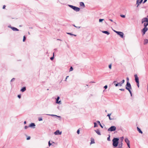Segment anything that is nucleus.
Instances as JSON below:
<instances>
[{"instance_id": "f257e3e1", "label": "nucleus", "mask_w": 148, "mask_h": 148, "mask_svg": "<svg viewBox=\"0 0 148 148\" xmlns=\"http://www.w3.org/2000/svg\"><path fill=\"white\" fill-rule=\"evenodd\" d=\"M119 138H114L112 139V141L113 142V146L115 147H117L119 143Z\"/></svg>"}, {"instance_id": "f03ea898", "label": "nucleus", "mask_w": 148, "mask_h": 148, "mask_svg": "<svg viewBox=\"0 0 148 148\" xmlns=\"http://www.w3.org/2000/svg\"><path fill=\"white\" fill-rule=\"evenodd\" d=\"M68 5L76 12H79L80 10V8L78 7L70 5Z\"/></svg>"}, {"instance_id": "7ed1b4c3", "label": "nucleus", "mask_w": 148, "mask_h": 148, "mask_svg": "<svg viewBox=\"0 0 148 148\" xmlns=\"http://www.w3.org/2000/svg\"><path fill=\"white\" fill-rule=\"evenodd\" d=\"M125 88L128 91L130 90H131V89H132V87L130 82H127Z\"/></svg>"}, {"instance_id": "20e7f679", "label": "nucleus", "mask_w": 148, "mask_h": 148, "mask_svg": "<svg viewBox=\"0 0 148 148\" xmlns=\"http://www.w3.org/2000/svg\"><path fill=\"white\" fill-rule=\"evenodd\" d=\"M116 127L115 126H112L110 127L109 128L108 130V131H115L116 130Z\"/></svg>"}, {"instance_id": "39448f33", "label": "nucleus", "mask_w": 148, "mask_h": 148, "mask_svg": "<svg viewBox=\"0 0 148 148\" xmlns=\"http://www.w3.org/2000/svg\"><path fill=\"white\" fill-rule=\"evenodd\" d=\"M147 18L148 17H145L143 18L141 21L142 23H143L145 22L148 23V18Z\"/></svg>"}, {"instance_id": "423d86ee", "label": "nucleus", "mask_w": 148, "mask_h": 148, "mask_svg": "<svg viewBox=\"0 0 148 148\" xmlns=\"http://www.w3.org/2000/svg\"><path fill=\"white\" fill-rule=\"evenodd\" d=\"M148 29L147 27H144L142 29V32L143 33V35H144L146 32L148 30Z\"/></svg>"}, {"instance_id": "0eeeda50", "label": "nucleus", "mask_w": 148, "mask_h": 148, "mask_svg": "<svg viewBox=\"0 0 148 148\" xmlns=\"http://www.w3.org/2000/svg\"><path fill=\"white\" fill-rule=\"evenodd\" d=\"M116 34L119 35L121 38L123 37L124 34L123 32H117Z\"/></svg>"}, {"instance_id": "6e6552de", "label": "nucleus", "mask_w": 148, "mask_h": 148, "mask_svg": "<svg viewBox=\"0 0 148 148\" xmlns=\"http://www.w3.org/2000/svg\"><path fill=\"white\" fill-rule=\"evenodd\" d=\"M8 27L10 28L13 31H19V29H18L17 28L15 27H11L10 25Z\"/></svg>"}, {"instance_id": "1a4fd4ad", "label": "nucleus", "mask_w": 148, "mask_h": 148, "mask_svg": "<svg viewBox=\"0 0 148 148\" xmlns=\"http://www.w3.org/2000/svg\"><path fill=\"white\" fill-rule=\"evenodd\" d=\"M62 132H60L59 130H58L54 132V134L55 135H61L62 134Z\"/></svg>"}, {"instance_id": "9d476101", "label": "nucleus", "mask_w": 148, "mask_h": 148, "mask_svg": "<svg viewBox=\"0 0 148 148\" xmlns=\"http://www.w3.org/2000/svg\"><path fill=\"white\" fill-rule=\"evenodd\" d=\"M60 97L59 96H58L56 99V103H58L59 104H61V101H59V99H60Z\"/></svg>"}, {"instance_id": "9b49d317", "label": "nucleus", "mask_w": 148, "mask_h": 148, "mask_svg": "<svg viewBox=\"0 0 148 148\" xmlns=\"http://www.w3.org/2000/svg\"><path fill=\"white\" fill-rule=\"evenodd\" d=\"M36 125L34 123H31L29 125V127L32 128H35Z\"/></svg>"}, {"instance_id": "f8f14e48", "label": "nucleus", "mask_w": 148, "mask_h": 148, "mask_svg": "<svg viewBox=\"0 0 148 148\" xmlns=\"http://www.w3.org/2000/svg\"><path fill=\"white\" fill-rule=\"evenodd\" d=\"M134 76L135 79V81L136 82H139V78L138 77L137 75L136 74H135L134 75Z\"/></svg>"}, {"instance_id": "ddd939ff", "label": "nucleus", "mask_w": 148, "mask_h": 148, "mask_svg": "<svg viewBox=\"0 0 148 148\" xmlns=\"http://www.w3.org/2000/svg\"><path fill=\"white\" fill-rule=\"evenodd\" d=\"M115 82H117L116 81H114L113 82V83H114V85H115L116 86H122L121 85V84H120V82L117 83H115Z\"/></svg>"}, {"instance_id": "4468645a", "label": "nucleus", "mask_w": 148, "mask_h": 148, "mask_svg": "<svg viewBox=\"0 0 148 148\" xmlns=\"http://www.w3.org/2000/svg\"><path fill=\"white\" fill-rule=\"evenodd\" d=\"M143 1V0H137L136 1V4H138L137 5V7L139 5V4L140 3H141L142 1Z\"/></svg>"}, {"instance_id": "2eb2a0df", "label": "nucleus", "mask_w": 148, "mask_h": 148, "mask_svg": "<svg viewBox=\"0 0 148 148\" xmlns=\"http://www.w3.org/2000/svg\"><path fill=\"white\" fill-rule=\"evenodd\" d=\"M125 143H127V145H130V141L127 138H125Z\"/></svg>"}, {"instance_id": "dca6fc26", "label": "nucleus", "mask_w": 148, "mask_h": 148, "mask_svg": "<svg viewBox=\"0 0 148 148\" xmlns=\"http://www.w3.org/2000/svg\"><path fill=\"white\" fill-rule=\"evenodd\" d=\"M111 115V114H108L107 116H108L109 120H112L114 119L113 118H112L110 117Z\"/></svg>"}, {"instance_id": "f3484780", "label": "nucleus", "mask_w": 148, "mask_h": 148, "mask_svg": "<svg viewBox=\"0 0 148 148\" xmlns=\"http://www.w3.org/2000/svg\"><path fill=\"white\" fill-rule=\"evenodd\" d=\"M148 43V39H145L144 40V44L145 45Z\"/></svg>"}, {"instance_id": "a211bd4d", "label": "nucleus", "mask_w": 148, "mask_h": 148, "mask_svg": "<svg viewBox=\"0 0 148 148\" xmlns=\"http://www.w3.org/2000/svg\"><path fill=\"white\" fill-rule=\"evenodd\" d=\"M102 32L103 33L106 34L108 35L110 34V32L107 31H102Z\"/></svg>"}, {"instance_id": "6ab92c4d", "label": "nucleus", "mask_w": 148, "mask_h": 148, "mask_svg": "<svg viewBox=\"0 0 148 148\" xmlns=\"http://www.w3.org/2000/svg\"><path fill=\"white\" fill-rule=\"evenodd\" d=\"M26 90V88L25 87H23L21 90V91L22 92L25 91Z\"/></svg>"}, {"instance_id": "aec40b11", "label": "nucleus", "mask_w": 148, "mask_h": 148, "mask_svg": "<svg viewBox=\"0 0 148 148\" xmlns=\"http://www.w3.org/2000/svg\"><path fill=\"white\" fill-rule=\"evenodd\" d=\"M95 131L96 133L99 135H101V134L99 130L97 129L96 130H95Z\"/></svg>"}, {"instance_id": "412c9836", "label": "nucleus", "mask_w": 148, "mask_h": 148, "mask_svg": "<svg viewBox=\"0 0 148 148\" xmlns=\"http://www.w3.org/2000/svg\"><path fill=\"white\" fill-rule=\"evenodd\" d=\"M137 130L138 131L139 133H140L141 134H143V132L141 130L140 128H139L138 127H137Z\"/></svg>"}, {"instance_id": "4be33fe9", "label": "nucleus", "mask_w": 148, "mask_h": 148, "mask_svg": "<svg viewBox=\"0 0 148 148\" xmlns=\"http://www.w3.org/2000/svg\"><path fill=\"white\" fill-rule=\"evenodd\" d=\"M80 5L81 6H83L84 8L85 7V5L84 3L83 2H80Z\"/></svg>"}, {"instance_id": "5701e85b", "label": "nucleus", "mask_w": 148, "mask_h": 148, "mask_svg": "<svg viewBox=\"0 0 148 148\" xmlns=\"http://www.w3.org/2000/svg\"><path fill=\"white\" fill-rule=\"evenodd\" d=\"M47 115L51 116H56L57 117H59V118H61V116H58L54 114H47Z\"/></svg>"}, {"instance_id": "b1692460", "label": "nucleus", "mask_w": 148, "mask_h": 148, "mask_svg": "<svg viewBox=\"0 0 148 148\" xmlns=\"http://www.w3.org/2000/svg\"><path fill=\"white\" fill-rule=\"evenodd\" d=\"M97 122L102 128H103V127L102 125H101V123H100V122L99 121H97Z\"/></svg>"}, {"instance_id": "393cba45", "label": "nucleus", "mask_w": 148, "mask_h": 148, "mask_svg": "<svg viewBox=\"0 0 148 148\" xmlns=\"http://www.w3.org/2000/svg\"><path fill=\"white\" fill-rule=\"evenodd\" d=\"M95 143V142L94 139H92V138L91 140V142L90 143V144H92L94 143Z\"/></svg>"}, {"instance_id": "a878e982", "label": "nucleus", "mask_w": 148, "mask_h": 148, "mask_svg": "<svg viewBox=\"0 0 148 148\" xmlns=\"http://www.w3.org/2000/svg\"><path fill=\"white\" fill-rule=\"evenodd\" d=\"M66 33L68 34H69V35H71V36H76V35H75V34H72L71 33Z\"/></svg>"}, {"instance_id": "bb28decb", "label": "nucleus", "mask_w": 148, "mask_h": 148, "mask_svg": "<svg viewBox=\"0 0 148 148\" xmlns=\"http://www.w3.org/2000/svg\"><path fill=\"white\" fill-rule=\"evenodd\" d=\"M124 82H125V80L123 79L122 81H121V82H120V84H121V85L122 86V85L124 83Z\"/></svg>"}, {"instance_id": "cd10ccee", "label": "nucleus", "mask_w": 148, "mask_h": 148, "mask_svg": "<svg viewBox=\"0 0 148 148\" xmlns=\"http://www.w3.org/2000/svg\"><path fill=\"white\" fill-rule=\"evenodd\" d=\"M94 127H96L98 126L97 124V123L96 122L94 123Z\"/></svg>"}, {"instance_id": "c85d7f7f", "label": "nucleus", "mask_w": 148, "mask_h": 148, "mask_svg": "<svg viewBox=\"0 0 148 148\" xmlns=\"http://www.w3.org/2000/svg\"><path fill=\"white\" fill-rule=\"evenodd\" d=\"M147 23H144V27H147Z\"/></svg>"}, {"instance_id": "c756f323", "label": "nucleus", "mask_w": 148, "mask_h": 148, "mask_svg": "<svg viewBox=\"0 0 148 148\" xmlns=\"http://www.w3.org/2000/svg\"><path fill=\"white\" fill-rule=\"evenodd\" d=\"M26 39V37L25 36H24L23 37V41L25 42Z\"/></svg>"}, {"instance_id": "7c9ffc66", "label": "nucleus", "mask_w": 148, "mask_h": 148, "mask_svg": "<svg viewBox=\"0 0 148 148\" xmlns=\"http://www.w3.org/2000/svg\"><path fill=\"white\" fill-rule=\"evenodd\" d=\"M54 53H53V57H51V58H50V59L51 60H53V59L54 58Z\"/></svg>"}, {"instance_id": "2f4dec72", "label": "nucleus", "mask_w": 148, "mask_h": 148, "mask_svg": "<svg viewBox=\"0 0 148 148\" xmlns=\"http://www.w3.org/2000/svg\"><path fill=\"white\" fill-rule=\"evenodd\" d=\"M103 20H104V19H99V22H101Z\"/></svg>"}, {"instance_id": "473e14b6", "label": "nucleus", "mask_w": 148, "mask_h": 148, "mask_svg": "<svg viewBox=\"0 0 148 148\" xmlns=\"http://www.w3.org/2000/svg\"><path fill=\"white\" fill-rule=\"evenodd\" d=\"M73 69L72 66H71L69 69V71H72L73 70Z\"/></svg>"}, {"instance_id": "72a5a7b5", "label": "nucleus", "mask_w": 148, "mask_h": 148, "mask_svg": "<svg viewBox=\"0 0 148 148\" xmlns=\"http://www.w3.org/2000/svg\"><path fill=\"white\" fill-rule=\"evenodd\" d=\"M38 120L39 121H40L42 120V117H39L38 118Z\"/></svg>"}, {"instance_id": "f704fd0d", "label": "nucleus", "mask_w": 148, "mask_h": 148, "mask_svg": "<svg viewBox=\"0 0 148 148\" xmlns=\"http://www.w3.org/2000/svg\"><path fill=\"white\" fill-rule=\"evenodd\" d=\"M120 16L123 18H124L125 17V15L121 14L120 15Z\"/></svg>"}, {"instance_id": "c9c22d12", "label": "nucleus", "mask_w": 148, "mask_h": 148, "mask_svg": "<svg viewBox=\"0 0 148 148\" xmlns=\"http://www.w3.org/2000/svg\"><path fill=\"white\" fill-rule=\"evenodd\" d=\"M137 84V85L138 88L139 87V82H136Z\"/></svg>"}, {"instance_id": "e433bc0d", "label": "nucleus", "mask_w": 148, "mask_h": 148, "mask_svg": "<svg viewBox=\"0 0 148 148\" xmlns=\"http://www.w3.org/2000/svg\"><path fill=\"white\" fill-rule=\"evenodd\" d=\"M73 25V26H74V27H76L77 28H78V29L80 28V27H77V26H75V25H74V24Z\"/></svg>"}, {"instance_id": "4c0bfd02", "label": "nucleus", "mask_w": 148, "mask_h": 148, "mask_svg": "<svg viewBox=\"0 0 148 148\" xmlns=\"http://www.w3.org/2000/svg\"><path fill=\"white\" fill-rule=\"evenodd\" d=\"M49 146H50L51 145V143H50V141H49L48 142Z\"/></svg>"}, {"instance_id": "58836bf2", "label": "nucleus", "mask_w": 148, "mask_h": 148, "mask_svg": "<svg viewBox=\"0 0 148 148\" xmlns=\"http://www.w3.org/2000/svg\"><path fill=\"white\" fill-rule=\"evenodd\" d=\"M110 136L109 135V137H108L107 138V140L108 141H110Z\"/></svg>"}, {"instance_id": "ea45409f", "label": "nucleus", "mask_w": 148, "mask_h": 148, "mask_svg": "<svg viewBox=\"0 0 148 148\" xmlns=\"http://www.w3.org/2000/svg\"><path fill=\"white\" fill-rule=\"evenodd\" d=\"M29 127V126H25L24 127V129H27L28 127Z\"/></svg>"}, {"instance_id": "a19ab883", "label": "nucleus", "mask_w": 148, "mask_h": 148, "mask_svg": "<svg viewBox=\"0 0 148 148\" xmlns=\"http://www.w3.org/2000/svg\"><path fill=\"white\" fill-rule=\"evenodd\" d=\"M119 90L121 91H124L125 90V89L124 88L120 89Z\"/></svg>"}, {"instance_id": "79ce46f5", "label": "nucleus", "mask_w": 148, "mask_h": 148, "mask_svg": "<svg viewBox=\"0 0 148 148\" xmlns=\"http://www.w3.org/2000/svg\"><path fill=\"white\" fill-rule=\"evenodd\" d=\"M130 94V95H131V96H132V91H131V90H130L129 91Z\"/></svg>"}, {"instance_id": "37998d69", "label": "nucleus", "mask_w": 148, "mask_h": 148, "mask_svg": "<svg viewBox=\"0 0 148 148\" xmlns=\"http://www.w3.org/2000/svg\"><path fill=\"white\" fill-rule=\"evenodd\" d=\"M126 80H127V82H129V78L128 77H127L126 78Z\"/></svg>"}, {"instance_id": "c03bdc74", "label": "nucleus", "mask_w": 148, "mask_h": 148, "mask_svg": "<svg viewBox=\"0 0 148 148\" xmlns=\"http://www.w3.org/2000/svg\"><path fill=\"white\" fill-rule=\"evenodd\" d=\"M17 97L19 98L20 99L21 97V95H18Z\"/></svg>"}, {"instance_id": "a18cd8bd", "label": "nucleus", "mask_w": 148, "mask_h": 148, "mask_svg": "<svg viewBox=\"0 0 148 148\" xmlns=\"http://www.w3.org/2000/svg\"><path fill=\"white\" fill-rule=\"evenodd\" d=\"M15 79V78H12V79L11 80V82H13V81H14Z\"/></svg>"}, {"instance_id": "49530a36", "label": "nucleus", "mask_w": 148, "mask_h": 148, "mask_svg": "<svg viewBox=\"0 0 148 148\" xmlns=\"http://www.w3.org/2000/svg\"><path fill=\"white\" fill-rule=\"evenodd\" d=\"M111 67H112V65L111 64H110L109 65V69H111Z\"/></svg>"}, {"instance_id": "de8ad7c7", "label": "nucleus", "mask_w": 148, "mask_h": 148, "mask_svg": "<svg viewBox=\"0 0 148 148\" xmlns=\"http://www.w3.org/2000/svg\"><path fill=\"white\" fill-rule=\"evenodd\" d=\"M80 131L79 129L77 131V133L78 134H79Z\"/></svg>"}, {"instance_id": "09e8293b", "label": "nucleus", "mask_w": 148, "mask_h": 148, "mask_svg": "<svg viewBox=\"0 0 148 148\" xmlns=\"http://www.w3.org/2000/svg\"><path fill=\"white\" fill-rule=\"evenodd\" d=\"M103 87L105 89H106L107 88L108 86H107L106 85L105 86Z\"/></svg>"}, {"instance_id": "8fccbe9b", "label": "nucleus", "mask_w": 148, "mask_h": 148, "mask_svg": "<svg viewBox=\"0 0 148 148\" xmlns=\"http://www.w3.org/2000/svg\"><path fill=\"white\" fill-rule=\"evenodd\" d=\"M30 136H28V137L27 138V140H29L30 139Z\"/></svg>"}, {"instance_id": "3c124183", "label": "nucleus", "mask_w": 148, "mask_h": 148, "mask_svg": "<svg viewBox=\"0 0 148 148\" xmlns=\"http://www.w3.org/2000/svg\"><path fill=\"white\" fill-rule=\"evenodd\" d=\"M147 1V0H144V1L143 2V3H145Z\"/></svg>"}, {"instance_id": "603ef678", "label": "nucleus", "mask_w": 148, "mask_h": 148, "mask_svg": "<svg viewBox=\"0 0 148 148\" xmlns=\"http://www.w3.org/2000/svg\"><path fill=\"white\" fill-rule=\"evenodd\" d=\"M68 77H69V76H66V79H65V81H66L67 79V78H68Z\"/></svg>"}, {"instance_id": "864d4df0", "label": "nucleus", "mask_w": 148, "mask_h": 148, "mask_svg": "<svg viewBox=\"0 0 148 148\" xmlns=\"http://www.w3.org/2000/svg\"><path fill=\"white\" fill-rule=\"evenodd\" d=\"M5 7H6V6H5V5H4L3 6V9H5Z\"/></svg>"}, {"instance_id": "5fc2aeb1", "label": "nucleus", "mask_w": 148, "mask_h": 148, "mask_svg": "<svg viewBox=\"0 0 148 148\" xmlns=\"http://www.w3.org/2000/svg\"><path fill=\"white\" fill-rule=\"evenodd\" d=\"M109 20L111 21V22H113V21L111 19H109Z\"/></svg>"}, {"instance_id": "6e6d98bb", "label": "nucleus", "mask_w": 148, "mask_h": 148, "mask_svg": "<svg viewBox=\"0 0 148 148\" xmlns=\"http://www.w3.org/2000/svg\"><path fill=\"white\" fill-rule=\"evenodd\" d=\"M127 146L128 147H129V148H130V145H127Z\"/></svg>"}, {"instance_id": "4d7b16f0", "label": "nucleus", "mask_w": 148, "mask_h": 148, "mask_svg": "<svg viewBox=\"0 0 148 148\" xmlns=\"http://www.w3.org/2000/svg\"><path fill=\"white\" fill-rule=\"evenodd\" d=\"M114 31L115 32V33H116V32H118L119 31H116V30H114Z\"/></svg>"}, {"instance_id": "13d9d810", "label": "nucleus", "mask_w": 148, "mask_h": 148, "mask_svg": "<svg viewBox=\"0 0 148 148\" xmlns=\"http://www.w3.org/2000/svg\"><path fill=\"white\" fill-rule=\"evenodd\" d=\"M24 124H26V122L25 121H24Z\"/></svg>"}, {"instance_id": "bf43d9fd", "label": "nucleus", "mask_w": 148, "mask_h": 148, "mask_svg": "<svg viewBox=\"0 0 148 148\" xmlns=\"http://www.w3.org/2000/svg\"><path fill=\"white\" fill-rule=\"evenodd\" d=\"M123 137H122V141H121V142L122 141V140H123Z\"/></svg>"}, {"instance_id": "052dcab7", "label": "nucleus", "mask_w": 148, "mask_h": 148, "mask_svg": "<svg viewBox=\"0 0 148 148\" xmlns=\"http://www.w3.org/2000/svg\"><path fill=\"white\" fill-rule=\"evenodd\" d=\"M91 82V83H95V82Z\"/></svg>"}, {"instance_id": "680f3d73", "label": "nucleus", "mask_w": 148, "mask_h": 148, "mask_svg": "<svg viewBox=\"0 0 148 148\" xmlns=\"http://www.w3.org/2000/svg\"><path fill=\"white\" fill-rule=\"evenodd\" d=\"M147 90H148V83L147 84Z\"/></svg>"}, {"instance_id": "e2e57ef3", "label": "nucleus", "mask_w": 148, "mask_h": 148, "mask_svg": "<svg viewBox=\"0 0 148 148\" xmlns=\"http://www.w3.org/2000/svg\"><path fill=\"white\" fill-rule=\"evenodd\" d=\"M57 40H61L60 39H57Z\"/></svg>"}, {"instance_id": "0e129e2a", "label": "nucleus", "mask_w": 148, "mask_h": 148, "mask_svg": "<svg viewBox=\"0 0 148 148\" xmlns=\"http://www.w3.org/2000/svg\"><path fill=\"white\" fill-rule=\"evenodd\" d=\"M114 23L115 24H116V23L115 22H114Z\"/></svg>"}, {"instance_id": "69168bd1", "label": "nucleus", "mask_w": 148, "mask_h": 148, "mask_svg": "<svg viewBox=\"0 0 148 148\" xmlns=\"http://www.w3.org/2000/svg\"><path fill=\"white\" fill-rule=\"evenodd\" d=\"M147 26H148V23H147Z\"/></svg>"}, {"instance_id": "338daca9", "label": "nucleus", "mask_w": 148, "mask_h": 148, "mask_svg": "<svg viewBox=\"0 0 148 148\" xmlns=\"http://www.w3.org/2000/svg\"><path fill=\"white\" fill-rule=\"evenodd\" d=\"M28 34H30V33H29V32H28Z\"/></svg>"}, {"instance_id": "774afa93", "label": "nucleus", "mask_w": 148, "mask_h": 148, "mask_svg": "<svg viewBox=\"0 0 148 148\" xmlns=\"http://www.w3.org/2000/svg\"><path fill=\"white\" fill-rule=\"evenodd\" d=\"M147 17L148 18V15L147 16Z\"/></svg>"}]
</instances>
